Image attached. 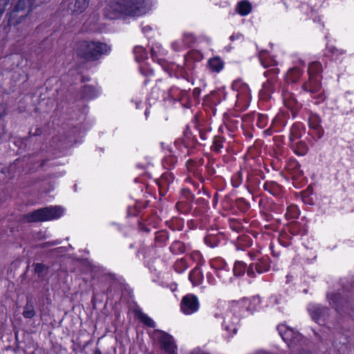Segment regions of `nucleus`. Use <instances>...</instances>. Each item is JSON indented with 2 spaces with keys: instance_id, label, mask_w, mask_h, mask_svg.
Returning a JSON list of instances; mask_svg holds the SVG:
<instances>
[{
  "instance_id": "obj_1",
  "label": "nucleus",
  "mask_w": 354,
  "mask_h": 354,
  "mask_svg": "<svg viewBox=\"0 0 354 354\" xmlns=\"http://www.w3.org/2000/svg\"><path fill=\"white\" fill-rule=\"evenodd\" d=\"M260 304L261 299L258 296L250 299L243 298L239 301L231 302L224 315L216 311L214 312V316L216 318L223 319V329L228 336L232 337L237 333L241 317L245 315V312L252 313L254 310L257 309Z\"/></svg>"
},
{
  "instance_id": "obj_2",
  "label": "nucleus",
  "mask_w": 354,
  "mask_h": 354,
  "mask_svg": "<svg viewBox=\"0 0 354 354\" xmlns=\"http://www.w3.org/2000/svg\"><path fill=\"white\" fill-rule=\"evenodd\" d=\"M149 10L147 0H111L106 4L103 14L106 19H116L122 16L140 17Z\"/></svg>"
},
{
  "instance_id": "obj_3",
  "label": "nucleus",
  "mask_w": 354,
  "mask_h": 354,
  "mask_svg": "<svg viewBox=\"0 0 354 354\" xmlns=\"http://www.w3.org/2000/svg\"><path fill=\"white\" fill-rule=\"evenodd\" d=\"M110 51V46L100 41H82L76 46L77 55L87 61L97 60Z\"/></svg>"
},
{
  "instance_id": "obj_4",
  "label": "nucleus",
  "mask_w": 354,
  "mask_h": 354,
  "mask_svg": "<svg viewBox=\"0 0 354 354\" xmlns=\"http://www.w3.org/2000/svg\"><path fill=\"white\" fill-rule=\"evenodd\" d=\"M64 210L59 206L41 208L24 216L28 222H42L57 219L62 216Z\"/></svg>"
},
{
  "instance_id": "obj_5",
  "label": "nucleus",
  "mask_w": 354,
  "mask_h": 354,
  "mask_svg": "<svg viewBox=\"0 0 354 354\" xmlns=\"http://www.w3.org/2000/svg\"><path fill=\"white\" fill-rule=\"evenodd\" d=\"M232 89L236 93V106L239 110H245L249 106L252 99L248 84L242 80L238 79L232 82Z\"/></svg>"
},
{
  "instance_id": "obj_6",
  "label": "nucleus",
  "mask_w": 354,
  "mask_h": 354,
  "mask_svg": "<svg viewBox=\"0 0 354 354\" xmlns=\"http://www.w3.org/2000/svg\"><path fill=\"white\" fill-rule=\"evenodd\" d=\"M151 57L154 62H157L163 69L171 73L173 71L178 69L181 73L183 71V68L179 65H176L174 64H169L165 59L167 53V50L164 49L162 45L159 43L153 44L151 48Z\"/></svg>"
},
{
  "instance_id": "obj_7",
  "label": "nucleus",
  "mask_w": 354,
  "mask_h": 354,
  "mask_svg": "<svg viewBox=\"0 0 354 354\" xmlns=\"http://www.w3.org/2000/svg\"><path fill=\"white\" fill-rule=\"evenodd\" d=\"M252 260L254 262L250 264L247 269V275L250 278H254L255 272L262 274L269 270L270 258L268 256L257 257L255 254L249 253Z\"/></svg>"
},
{
  "instance_id": "obj_8",
  "label": "nucleus",
  "mask_w": 354,
  "mask_h": 354,
  "mask_svg": "<svg viewBox=\"0 0 354 354\" xmlns=\"http://www.w3.org/2000/svg\"><path fill=\"white\" fill-rule=\"evenodd\" d=\"M180 311L185 315H191L198 311L200 301L198 297L194 294H187L183 297L180 304Z\"/></svg>"
},
{
  "instance_id": "obj_9",
  "label": "nucleus",
  "mask_w": 354,
  "mask_h": 354,
  "mask_svg": "<svg viewBox=\"0 0 354 354\" xmlns=\"http://www.w3.org/2000/svg\"><path fill=\"white\" fill-rule=\"evenodd\" d=\"M277 330L280 336L287 344L288 347L299 343L303 339L302 335L299 332L295 330L292 328H289L286 325H279Z\"/></svg>"
},
{
  "instance_id": "obj_10",
  "label": "nucleus",
  "mask_w": 354,
  "mask_h": 354,
  "mask_svg": "<svg viewBox=\"0 0 354 354\" xmlns=\"http://www.w3.org/2000/svg\"><path fill=\"white\" fill-rule=\"evenodd\" d=\"M303 88L306 92H309L313 95L315 97H318L321 100L324 99L319 77H309L308 82L303 84Z\"/></svg>"
},
{
  "instance_id": "obj_11",
  "label": "nucleus",
  "mask_w": 354,
  "mask_h": 354,
  "mask_svg": "<svg viewBox=\"0 0 354 354\" xmlns=\"http://www.w3.org/2000/svg\"><path fill=\"white\" fill-rule=\"evenodd\" d=\"M158 341L160 344L161 348L167 354H176L177 346L171 335L166 333L161 332L158 337Z\"/></svg>"
},
{
  "instance_id": "obj_12",
  "label": "nucleus",
  "mask_w": 354,
  "mask_h": 354,
  "mask_svg": "<svg viewBox=\"0 0 354 354\" xmlns=\"http://www.w3.org/2000/svg\"><path fill=\"white\" fill-rule=\"evenodd\" d=\"M308 310L312 319L319 323L322 319H325V316L328 314V309L315 304L309 306Z\"/></svg>"
},
{
  "instance_id": "obj_13",
  "label": "nucleus",
  "mask_w": 354,
  "mask_h": 354,
  "mask_svg": "<svg viewBox=\"0 0 354 354\" xmlns=\"http://www.w3.org/2000/svg\"><path fill=\"white\" fill-rule=\"evenodd\" d=\"M277 81L275 77H270L268 79L267 82L263 84L261 94L264 97H270L271 94L274 93Z\"/></svg>"
},
{
  "instance_id": "obj_14",
  "label": "nucleus",
  "mask_w": 354,
  "mask_h": 354,
  "mask_svg": "<svg viewBox=\"0 0 354 354\" xmlns=\"http://www.w3.org/2000/svg\"><path fill=\"white\" fill-rule=\"evenodd\" d=\"M90 0H75L74 3L69 6V10L73 15H78L86 10Z\"/></svg>"
},
{
  "instance_id": "obj_15",
  "label": "nucleus",
  "mask_w": 354,
  "mask_h": 354,
  "mask_svg": "<svg viewBox=\"0 0 354 354\" xmlns=\"http://www.w3.org/2000/svg\"><path fill=\"white\" fill-rule=\"evenodd\" d=\"M21 11L15 7V8L8 15V24L10 26L18 25L26 17V15L25 13L19 15V13Z\"/></svg>"
},
{
  "instance_id": "obj_16",
  "label": "nucleus",
  "mask_w": 354,
  "mask_h": 354,
  "mask_svg": "<svg viewBox=\"0 0 354 354\" xmlns=\"http://www.w3.org/2000/svg\"><path fill=\"white\" fill-rule=\"evenodd\" d=\"M207 66L212 73H218L224 68V62L219 57H214L209 59Z\"/></svg>"
},
{
  "instance_id": "obj_17",
  "label": "nucleus",
  "mask_w": 354,
  "mask_h": 354,
  "mask_svg": "<svg viewBox=\"0 0 354 354\" xmlns=\"http://www.w3.org/2000/svg\"><path fill=\"white\" fill-rule=\"evenodd\" d=\"M283 104L288 109H292L297 105V100L293 93L288 90H283L282 92Z\"/></svg>"
},
{
  "instance_id": "obj_18",
  "label": "nucleus",
  "mask_w": 354,
  "mask_h": 354,
  "mask_svg": "<svg viewBox=\"0 0 354 354\" xmlns=\"http://www.w3.org/2000/svg\"><path fill=\"white\" fill-rule=\"evenodd\" d=\"M216 274L223 283L230 284L233 282V277L229 266L221 270H218Z\"/></svg>"
},
{
  "instance_id": "obj_19",
  "label": "nucleus",
  "mask_w": 354,
  "mask_h": 354,
  "mask_svg": "<svg viewBox=\"0 0 354 354\" xmlns=\"http://www.w3.org/2000/svg\"><path fill=\"white\" fill-rule=\"evenodd\" d=\"M189 281L193 286H196L200 285L203 280V274L200 268H194L189 273Z\"/></svg>"
},
{
  "instance_id": "obj_20",
  "label": "nucleus",
  "mask_w": 354,
  "mask_h": 354,
  "mask_svg": "<svg viewBox=\"0 0 354 354\" xmlns=\"http://www.w3.org/2000/svg\"><path fill=\"white\" fill-rule=\"evenodd\" d=\"M302 75V71L299 68H293L290 69L286 77V81L287 83H295L297 82Z\"/></svg>"
},
{
  "instance_id": "obj_21",
  "label": "nucleus",
  "mask_w": 354,
  "mask_h": 354,
  "mask_svg": "<svg viewBox=\"0 0 354 354\" xmlns=\"http://www.w3.org/2000/svg\"><path fill=\"white\" fill-rule=\"evenodd\" d=\"M322 72V66L319 62H313L310 63L308 68L309 77H319V75Z\"/></svg>"
},
{
  "instance_id": "obj_22",
  "label": "nucleus",
  "mask_w": 354,
  "mask_h": 354,
  "mask_svg": "<svg viewBox=\"0 0 354 354\" xmlns=\"http://www.w3.org/2000/svg\"><path fill=\"white\" fill-rule=\"evenodd\" d=\"M209 263L211 268L214 270L215 273H216L218 270H221L228 266L225 261L221 257L211 259Z\"/></svg>"
},
{
  "instance_id": "obj_23",
  "label": "nucleus",
  "mask_w": 354,
  "mask_h": 354,
  "mask_svg": "<svg viewBox=\"0 0 354 354\" xmlns=\"http://www.w3.org/2000/svg\"><path fill=\"white\" fill-rule=\"evenodd\" d=\"M174 180V177L171 173H165L162 175L161 178L160 179V189L162 193L163 191H165L166 187L168 186L171 183H172Z\"/></svg>"
},
{
  "instance_id": "obj_24",
  "label": "nucleus",
  "mask_w": 354,
  "mask_h": 354,
  "mask_svg": "<svg viewBox=\"0 0 354 354\" xmlns=\"http://www.w3.org/2000/svg\"><path fill=\"white\" fill-rule=\"evenodd\" d=\"M237 10L241 16H246L251 12L252 6L248 1H241L238 3Z\"/></svg>"
},
{
  "instance_id": "obj_25",
  "label": "nucleus",
  "mask_w": 354,
  "mask_h": 354,
  "mask_svg": "<svg viewBox=\"0 0 354 354\" xmlns=\"http://www.w3.org/2000/svg\"><path fill=\"white\" fill-rule=\"evenodd\" d=\"M246 270V264L242 261H236L233 268V274L235 277H241Z\"/></svg>"
},
{
  "instance_id": "obj_26",
  "label": "nucleus",
  "mask_w": 354,
  "mask_h": 354,
  "mask_svg": "<svg viewBox=\"0 0 354 354\" xmlns=\"http://www.w3.org/2000/svg\"><path fill=\"white\" fill-rule=\"evenodd\" d=\"M327 297L330 304L332 305L336 309V310H337L339 305L341 304L342 300L340 293L335 292L328 294Z\"/></svg>"
},
{
  "instance_id": "obj_27",
  "label": "nucleus",
  "mask_w": 354,
  "mask_h": 354,
  "mask_svg": "<svg viewBox=\"0 0 354 354\" xmlns=\"http://www.w3.org/2000/svg\"><path fill=\"white\" fill-rule=\"evenodd\" d=\"M35 1V0H19L15 7L21 12H25L26 10L29 11L32 8Z\"/></svg>"
},
{
  "instance_id": "obj_28",
  "label": "nucleus",
  "mask_w": 354,
  "mask_h": 354,
  "mask_svg": "<svg viewBox=\"0 0 354 354\" xmlns=\"http://www.w3.org/2000/svg\"><path fill=\"white\" fill-rule=\"evenodd\" d=\"M133 52L137 62H142L147 58V53L142 46L135 47Z\"/></svg>"
},
{
  "instance_id": "obj_29",
  "label": "nucleus",
  "mask_w": 354,
  "mask_h": 354,
  "mask_svg": "<svg viewBox=\"0 0 354 354\" xmlns=\"http://www.w3.org/2000/svg\"><path fill=\"white\" fill-rule=\"evenodd\" d=\"M170 250L175 254H182L185 252V245L181 241H174L170 246Z\"/></svg>"
},
{
  "instance_id": "obj_30",
  "label": "nucleus",
  "mask_w": 354,
  "mask_h": 354,
  "mask_svg": "<svg viewBox=\"0 0 354 354\" xmlns=\"http://www.w3.org/2000/svg\"><path fill=\"white\" fill-rule=\"evenodd\" d=\"M137 317L140 319V321L146 326L151 328H154L156 326V323L154 322V321L147 315L143 313H138L137 314Z\"/></svg>"
},
{
  "instance_id": "obj_31",
  "label": "nucleus",
  "mask_w": 354,
  "mask_h": 354,
  "mask_svg": "<svg viewBox=\"0 0 354 354\" xmlns=\"http://www.w3.org/2000/svg\"><path fill=\"white\" fill-rule=\"evenodd\" d=\"M308 151V145L304 142H298L295 146L294 151L299 156H305Z\"/></svg>"
},
{
  "instance_id": "obj_32",
  "label": "nucleus",
  "mask_w": 354,
  "mask_h": 354,
  "mask_svg": "<svg viewBox=\"0 0 354 354\" xmlns=\"http://www.w3.org/2000/svg\"><path fill=\"white\" fill-rule=\"evenodd\" d=\"M182 39L185 48L189 47L196 40L195 35L191 32H184Z\"/></svg>"
},
{
  "instance_id": "obj_33",
  "label": "nucleus",
  "mask_w": 354,
  "mask_h": 354,
  "mask_svg": "<svg viewBox=\"0 0 354 354\" xmlns=\"http://www.w3.org/2000/svg\"><path fill=\"white\" fill-rule=\"evenodd\" d=\"M84 97L88 99H92L97 96L96 89L91 86H85L82 90Z\"/></svg>"
},
{
  "instance_id": "obj_34",
  "label": "nucleus",
  "mask_w": 354,
  "mask_h": 354,
  "mask_svg": "<svg viewBox=\"0 0 354 354\" xmlns=\"http://www.w3.org/2000/svg\"><path fill=\"white\" fill-rule=\"evenodd\" d=\"M23 315L25 318L28 319L32 318L35 315L33 305L30 301H27L24 307Z\"/></svg>"
},
{
  "instance_id": "obj_35",
  "label": "nucleus",
  "mask_w": 354,
  "mask_h": 354,
  "mask_svg": "<svg viewBox=\"0 0 354 354\" xmlns=\"http://www.w3.org/2000/svg\"><path fill=\"white\" fill-rule=\"evenodd\" d=\"M243 174L241 171L236 172L232 176V185L234 187H239L243 183Z\"/></svg>"
},
{
  "instance_id": "obj_36",
  "label": "nucleus",
  "mask_w": 354,
  "mask_h": 354,
  "mask_svg": "<svg viewBox=\"0 0 354 354\" xmlns=\"http://www.w3.org/2000/svg\"><path fill=\"white\" fill-rule=\"evenodd\" d=\"M263 188L272 195L277 194L278 192V185L273 182H266L263 185Z\"/></svg>"
},
{
  "instance_id": "obj_37",
  "label": "nucleus",
  "mask_w": 354,
  "mask_h": 354,
  "mask_svg": "<svg viewBox=\"0 0 354 354\" xmlns=\"http://www.w3.org/2000/svg\"><path fill=\"white\" fill-rule=\"evenodd\" d=\"M177 162V158L174 156H167L163 162V166L168 169H170Z\"/></svg>"
},
{
  "instance_id": "obj_38",
  "label": "nucleus",
  "mask_w": 354,
  "mask_h": 354,
  "mask_svg": "<svg viewBox=\"0 0 354 354\" xmlns=\"http://www.w3.org/2000/svg\"><path fill=\"white\" fill-rule=\"evenodd\" d=\"M187 268V265L183 259L178 260L174 264V269L178 273L183 272Z\"/></svg>"
},
{
  "instance_id": "obj_39",
  "label": "nucleus",
  "mask_w": 354,
  "mask_h": 354,
  "mask_svg": "<svg viewBox=\"0 0 354 354\" xmlns=\"http://www.w3.org/2000/svg\"><path fill=\"white\" fill-rule=\"evenodd\" d=\"M223 140L221 137H215L214 139L213 145L212 146V149L218 153L221 149L223 147Z\"/></svg>"
},
{
  "instance_id": "obj_40",
  "label": "nucleus",
  "mask_w": 354,
  "mask_h": 354,
  "mask_svg": "<svg viewBox=\"0 0 354 354\" xmlns=\"http://www.w3.org/2000/svg\"><path fill=\"white\" fill-rule=\"evenodd\" d=\"M259 59H260V62H261L262 66L265 68L275 64V62L273 59L267 61V59L266 58V53L265 52H261L259 53Z\"/></svg>"
},
{
  "instance_id": "obj_41",
  "label": "nucleus",
  "mask_w": 354,
  "mask_h": 354,
  "mask_svg": "<svg viewBox=\"0 0 354 354\" xmlns=\"http://www.w3.org/2000/svg\"><path fill=\"white\" fill-rule=\"evenodd\" d=\"M286 216L288 218H295L298 217L299 211L297 207L292 206L287 208Z\"/></svg>"
},
{
  "instance_id": "obj_42",
  "label": "nucleus",
  "mask_w": 354,
  "mask_h": 354,
  "mask_svg": "<svg viewBox=\"0 0 354 354\" xmlns=\"http://www.w3.org/2000/svg\"><path fill=\"white\" fill-rule=\"evenodd\" d=\"M171 48L176 52L181 51L185 48L183 39L174 41L171 44Z\"/></svg>"
},
{
  "instance_id": "obj_43",
  "label": "nucleus",
  "mask_w": 354,
  "mask_h": 354,
  "mask_svg": "<svg viewBox=\"0 0 354 354\" xmlns=\"http://www.w3.org/2000/svg\"><path fill=\"white\" fill-rule=\"evenodd\" d=\"M320 123V119L317 115H312L310 118V126L313 128H317Z\"/></svg>"
},
{
  "instance_id": "obj_44",
  "label": "nucleus",
  "mask_w": 354,
  "mask_h": 354,
  "mask_svg": "<svg viewBox=\"0 0 354 354\" xmlns=\"http://www.w3.org/2000/svg\"><path fill=\"white\" fill-rule=\"evenodd\" d=\"M140 71L145 76H153V71L152 69H147V68L143 64L140 67Z\"/></svg>"
},
{
  "instance_id": "obj_45",
  "label": "nucleus",
  "mask_w": 354,
  "mask_h": 354,
  "mask_svg": "<svg viewBox=\"0 0 354 354\" xmlns=\"http://www.w3.org/2000/svg\"><path fill=\"white\" fill-rule=\"evenodd\" d=\"M266 121L267 118L265 115H259L258 116L257 125L261 128H263L266 125Z\"/></svg>"
},
{
  "instance_id": "obj_46",
  "label": "nucleus",
  "mask_w": 354,
  "mask_h": 354,
  "mask_svg": "<svg viewBox=\"0 0 354 354\" xmlns=\"http://www.w3.org/2000/svg\"><path fill=\"white\" fill-rule=\"evenodd\" d=\"M230 39L231 41H234L235 40H239L243 41V36L242 34L239 32L233 33L230 37Z\"/></svg>"
},
{
  "instance_id": "obj_47",
  "label": "nucleus",
  "mask_w": 354,
  "mask_h": 354,
  "mask_svg": "<svg viewBox=\"0 0 354 354\" xmlns=\"http://www.w3.org/2000/svg\"><path fill=\"white\" fill-rule=\"evenodd\" d=\"M9 0H0V15H1L8 4Z\"/></svg>"
},
{
  "instance_id": "obj_48",
  "label": "nucleus",
  "mask_w": 354,
  "mask_h": 354,
  "mask_svg": "<svg viewBox=\"0 0 354 354\" xmlns=\"http://www.w3.org/2000/svg\"><path fill=\"white\" fill-rule=\"evenodd\" d=\"M297 127L296 125H293L290 130V138L292 140L297 138L299 136V134L297 132Z\"/></svg>"
},
{
  "instance_id": "obj_49",
  "label": "nucleus",
  "mask_w": 354,
  "mask_h": 354,
  "mask_svg": "<svg viewBox=\"0 0 354 354\" xmlns=\"http://www.w3.org/2000/svg\"><path fill=\"white\" fill-rule=\"evenodd\" d=\"M206 277H207V281L209 284H211V285L216 284V280L212 273H207Z\"/></svg>"
},
{
  "instance_id": "obj_50",
  "label": "nucleus",
  "mask_w": 354,
  "mask_h": 354,
  "mask_svg": "<svg viewBox=\"0 0 354 354\" xmlns=\"http://www.w3.org/2000/svg\"><path fill=\"white\" fill-rule=\"evenodd\" d=\"M44 266L41 263H37L35 265V271L37 272H41L43 271Z\"/></svg>"
},
{
  "instance_id": "obj_51",
  "label": "nucleus",
  "mask_w": 354,
  "mask_h": 354,
  "mask_svg": "<svg viewBox=\"0 0 354 354\" xmlns=\"http://www.w3.org/2000/svg\"><path fill=\"white\" fill-rule=\"evenodd\" d=\"M271 73L277 74V68H274L272 70L268 71L264 74H265V75L266 77H269Z\"/></svg>"
},
{
  "instance_id": "obj_52",
  "label": "nucleus",
  "mask_w": 354,
  "mask_h": 354,
  "mask_svg": "<svg viewBox=\"0 0 354 354\" xmlns=\"http://www.w3.org/2000/svg\"><path fill=\"white\" fill-rule=\"evenodd\" d=\"M30 133L33 136H39L41 133V129L37 128V129H36V130L34 133H32V131H30Z\"/></svg>"
},
{
  "instance_id": "obj_53",
  "label": "nucleus",
  "mask_w": 354,
  "mask_h": 354,
  "mask_svg": "<svg viewBox=\"0 0 354 354\" xmlns=\"http://www.w3.org/2000/svg\"><path fill=\"white\" fill-rule=\"evenodd\" d=\"M199 135L203 140H205L207 139L206 133L203 131L202 130L199 131Z\"/></svg>"
},
{
  "instance_id": "obj_54",
  "label": "nucleus",
  "mask_w": 354,
  "mask_h": 354,
  "mask_svg": "<svg viewBox=\"0 0 354 354\" xmlns=\"http://www.w3.org/2000/svg\"><path fill=\"white\" fill-rule=\"evenodd\" d=\"M151 30V28L149 26H145L142 28V31L145 33L148 32L149 31Z\"/></svg>"
},
{
  "instance_id": "obj_55",
  "label": "nucleus",
  "mask_w": 354,
  "mask_h": 354,
  "mask_svg": "<svg viewBox=\"0 0 354 354\" xmlns=\"http://www.w3.org/2000/svg\"><path fill=\"white\" fill-rule=\"evenodd\" d=\"M149 115V111L148 109H147L145 112V115L146 120L148 119Z\"/></svg>"
},
{
  "instance_id": "obj_56",
  "label": "nucleus",
  "mask_w": 354,
  "mask_h": 354,
  "mask_svg": "<svg viewBox=\"0 0 354 354\" xmlns=\"http://www.w3.org/2000/svg\"><path fill=\"white\" fill-rule=\"evenodd\" d=\"M299 354H312V353L308 351L303 350V351H300Z\"/></svg>"
},
{
  "instance_id": "obj_57",
  "label": "nucleus",
  "mask_w": 354,
  "mask_h": 354,
  "mask_svg": "<svg viewBox=\"0 0 354 354\" xmlns=\"http://www.w3.org/2000/svg\"><path fill=\"white\" fill-rule=\"evenodd\" d=\"M93 354H102V353L99 348H96V349H95Z\"/></svg>"
},
{
  "instance_id": "obj_58",
  "label": "nucleus",
  "mask_w": 354,
  "mask_h": 354,
  "mask_svg": "<svg viewBox=\"0 0 354 354\" xmlns=\"http://www.w3.org/2000/svg\"><path fill=\"white\" fill-rule=\"evenodd\" d=\"M59 243H60V241H53L52 243H48V244H49V245H57V244H59Z\"/></svg>"
},
{
  "instance_id": "obj_59",
  "label": "nucleus",
  "mask_w": 354,
  "mask_h": 354,
  "mask_svg": "<svg viewBox=\"0 0 354 354\" xmlns=\"http://www.w3.org/2000/svg\"><path fill=\"white\" fill-rule=\"evenodd\" d=\"M194 255L196 256V257L198 258H200L201 257V254L198 252H196L194 253Z\"/></svg>"
},
{
  "instance_id": "obj_60",
  "label": "nucleus",
  "mask_w": 354,
  "mask_h": 354,
  "mask_svg": "<svg viewBox=\"0 0 354 354\" xmlns=\"http://www.w3.org/2000/svg\"><path fill=\"white\" fill-rule=\"evenodd\" d=\"M139 105H140V103L138 102H136V109H139Z\"/></svg>"
},
{
  "instance_id": "obj_61",
  "label": "nucleus",
  "mask_w": 354,
  "mask_h": 354,
  "mask_svg": "<svg viewBox=\"0 0 354 354\" xmlns=\"http://www.w3.org/2000/svg\"><path fill=\"white\" fill-rule=\"evenodd\" d=\"M10 168L11 170H12L14 168H15V163L12 165Z\"/></svg>"
},
{
  "instance_id": "obj_62",
  "label": "nucleus",
  "mask_w": 354,
  "mask_h": 354,
  "mask_svg": "<svg viewBox=\"0 0 354 354\" xmlns=\"http://www.w3.org/2000/svg\"><path fill=\"white\" fill-rule=\"evenodd\" d=\"M223 306V302H218V306Z\"/></svg>"
}]
</instances>
